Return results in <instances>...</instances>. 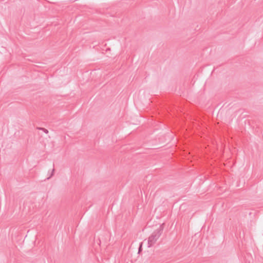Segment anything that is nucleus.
<instances>
[{
    "label": "nucleus",
    "instance_id": "nucleus-1",
    "mask_svg": "<svg viewBox=\"0 0 263 263\" xmlns=\"http://www.w3.org/2000/svg\"><path fill=\"white\" fill-rule=\"evenodd\" d=\"M164 223L160 226L159 228L155 230L152 235L149 237L147 243L148 247H151L153 246L156 242V241L160 237L164 229Z\"/></svg>",
    "mask_w": 263,
    "mask_h": 263
},
{
    "label": "nucleus",
    "instance_id": "nucleus-2",
    "mask_svg": "<svg viewBox=\"0 0 263 263\" xmlns=\"http://www.w3.org/2000/svg\"><path fill=\"white\" fill-rule=\"evenodd\" d=\"M54 164H53V168L52 170V172H51V175H50V176L49 177H48L47 178V179H49L52 176H53L54 173V171H55V169H54Z\"/></svg>",
    "mask_w": 263,
    "mask_h": 263
},
{
    "label": "nucleus",
    "instance_id": "nucleus-3",
    "mask_svg": "<svg viewBox=\"0 0 263 263\" xmlns=\"http://www.w3.org/2000/svg\"><path fill=\"white\" fill-rule=\"evenodd\" d=\"M37 129L39 130H43V132H48V130L47 129H46L44 128L37 127Z\"/></svg>",
    "mask_w": 263,
    "mask_h": 263
},
{
    "label": "nucleus",
    "instance_id": "nucleus-4",
    "mask_svg": "<svg viewBox=\"0 0 263 263\" xmlns=\"http://www.w3.org/2000/svg\"><path fill=\"white\" fill-rule=\"evenodd\" d=\"M142 250L141 249V245L140 246L139 248V252L141 251Z\"/></svg>",
    "mask_w": 263,
    "mask_h": 263
}]
</instances>
